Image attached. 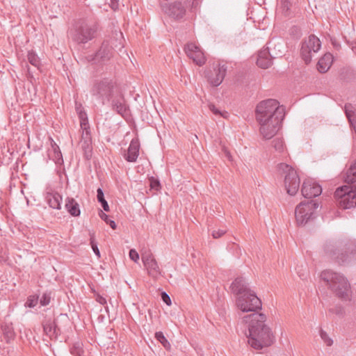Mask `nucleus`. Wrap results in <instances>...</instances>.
Segmentation results:
<instances>
[{"mask_svg":"<svg viewBox=\"0 0 356 356\" xmlns=\"http://www.w3.org/2000/svg\"><path fill=\"white\" fill-rule=\"evenodd\" d=\"M236 305L243 312H252L242 317V323L248 328L249 345L256 350L271 346L275 341V336L266 324V316L257 312L261 309L262 303L256 293L252 291L236 297Z\"/></svg>","mask_w":356,"mask_h":356,"instance_id":"1","label":"nucleus"},{"mask_svg":"<svg viewBox=\"0 0 356 356\" xmlns=\"http://www.w3.org/2000/svg\"><path fill=\"white\" fill-rule=\"evenodd\" d=\"M323 250L328 258L339 265H348L356 261V243L353 240L327 241Z\"/></svg>","mask_w":356,"mask_h":356,"instance_id":"2","label":"nucleus"},{"mask_svg":"<svg viewBox=\"0 0 356 356\" xmlns=\"http://www.w3.org/2000/svg\"><path fill=\"white\" fill-rule=\"evenodd\" d=\"M321 277L338 298L345 301L350 300V286L343 275L331 270H325L321 273Z\"/></svg>","mask_w":356,"mask_h":356,"instance_id":"3","label":"nucleus"},{"mask_svg":"<svg viewBox=\"0 0 356 356\" xmlns=\"http://www.w3.org/2000/svg\"><path fill=\"white\" fill-rule=\"evenodd\" d=\"M255 113L257 121L269 120L276 116L284 118L285 109L276 99H268L257 104Z\"/></svg>","mask_w":356,"mask_h":356,"instance_id":"4","label":"nucleus"},{"mask_svg":"<svg viewBox=\"0 0 356 356\" xmlns=\"http://www.w3.org/2000/svg\"><path fill=\"white\" fill-rule=\"evenodd\" d=\"M116 38H111L110 41H104L101 47L95 55L89 56L88 60L97 63H102L109 60L113 56V49L117 48L120 51L124 48L122 42V33H116Z\"/></svg>","mask_w":356,"mask_h":356,"instance_id":"5","label":"nucleus"},{"mask_svg":"<svg viewBox=\"0 0 356 356\" xmlns=\"http://www.w3.org/2000/svg\"><path fill=\"white\" fill-rule=\"evenodd\" d=\"M97 26L95 23L86 21L78 22L74 30L70 32L73 41L77 44H85L92 40L97 34Z\"/></svg>","mask_w":356,"mask_h":356,"instance_id":"6","label":"nucleus"},{"mask_svg":"<svg viewBox=\"0 0 356 356\" xmlns=\"http://www.w3.org/2000/svg\"><path fill=\"white\" fill-rule=\"evenodd\" d=\"M280 175L284 176V186L287 193L291 195L296 194L300 186V178L297 172L291 165L280 163L277 165Z\"/></svg>","mask_w":356,"mask_h":356,"instance_id":"7","label":"nucleus"},{"mask_svg":"<svg viewBox=\"0 0 356 356\" xmlns=\"http://www.w3.org/2000/svg\"><path fill=\"white\" fill-rule=\"evenodd\" d=\"M334 197L341 208L348 209L355 207L356 206L355 185H344L338 188L334 192Z\"/></svg>","mask_w":356,"mask_h":356,"instance_id":"8","label":"nucleus"},{"mask_svg":"<svg viewBox=\"0 0 356 356\" xmlns=\"http://www.w3.org/2000/svg\"><path fill=\"white\" fill-rule=\"evenodd\" d=\"M318 204L314 200L300 202L296 208L295 216L298 225H305L313 218Z\"/></svg>","mask_w":356,"mask_h":356,"instance_id":"9","label":"nucleus"},{"mask_svg":"<svg viewBox=\"0 0 356 356\" xmlns=\"http://www.w3.org/2000/svg\"><path fill=\"white\" fill-rule=\"evenodd\" d=\"M321 47L318 37L312 34L302 42L300 55L306 64H309L312 58V53L317 52Z\"/></svg>","mask_w":356,"mask_h":356,"instance_id":"10","label":"nucleus"},{"mask_svg":"<svg viewBox=\"0 0 356 356\" xmlns=\"http://www.w3.org/2000/svg\"><path fill=\"white\" fill-rule=\"evenodd\" d=\"M113 87V82L111 80L105 79L97 81L91 90V92L92 96L95 97L97 99L104 104L106 100L110 99Z\"/></svg>","mask_w":356,"mask_h":356,"instance_id":"11","label":"nucleus"},{"mask_svg":"<svg viewBox=\"0 0 356 356\" xmlns=\"http://www.w3.org/2000/svg\"><path fill=\"white\" fill-rule=\"evenodd\" d=\"M284 118L275 117L269 120L257 121L260 125L259 131L264 138H272L278 131Z\"/></svg>","mask_w":356,"mask_h":356,"instance_id":"12","label":"nucleus"},{"mask_svg":"<svg viewBox=\"0 0 356 356\" xmlns=\"http://www.w3.org/2000/svg\"><path fill=\"white\" fill-rule=\"evenodd\" d=\"M162 10L169 17L179 21L184 18L186 15L187 7L184 2L175 1L162 6Z\"/></svg>","mask_w":356,"mask_h":356,"instance_id":"13","label":"nucleus"},{"mask_svg":"<svg viewBox=\"0 0 356 356\" xmlns=\"http://www.w3.org/2000/svg\"><path fill=\"white\" fill-rule=\"evenodd\" d=\"M186 55L199 66L203 65L206 58L201 49L193 42L187 43L184 47Z\"/></svg>","mask_w":356,"mask_h":356,"instance_id":"14","label":"nucleus"},{"mask_svg":"<svg viewBox=\"0 0 356 356\" xmlns=\"http://www.w3.org/2000/svg\"><path fill=\"white\" fill-rule=\"evenodd\" d=\"M227 71V67L225 65H218L207 74L208 81L213 86H219L223 81Z\"/></svg>","mask_w":356,"mask_h":356,"instance_id":"15","label":"nucleus"},{"mask_svg":"<svg viewBox=\"0 0 356 356\" xmlns=\"http://www.w3.org/2000/svg\"><path fill=\"white\" fill-rule=\"evenodd\" d=\"M142 261L150 276L156 277L161 274L158 263L150 252L142 254Z\"/></svg>","mask_w":356,"mask_h":356,"instance_id":"16","label":"nucleus"},{"mask_svg":"<svg viewBox=\"0 0 356 356\" xmlns=\"http://www.w3.org/2000/svg\"><path fill=\"white\" fill-rule=\"evenodd\" d=\"M302 195L308 199L320 195L322 193L321 186L310 180L305 181L301 188Z\"/></svg>","mask_w":356,"mask_h":356,"instance_id":"17","label":"nucleus"},{"mask_svg":"<svg viewBox=\"0 0 356 356\" xmlns=\"http://www.w3.org/2000/svg\"><path fill=\"white\" fill-rule=\"evenodd\" d=\"M230 290L232 293L236 295L237 297L241 295H245L252 292V291L250 289L248 284L243 277H237L232 282L230 285Z\"/></svg>","mask_w":356,"mask_h":356,"instance_id":"18","label":"nucleus"},{"mask_svg":"<svg viewBox=\"0 0 356 356\" xmlns=\"http://www.w3.org/2000/svg\"><path fill=\"white\" fill-rule=\"evenodd\" d=\"M79 145L84 153L86 159H90L92 156V138L90 130L83 131Z\"/></svg>","mask_w":356,"mask_h":356,"instance_id":"19","label":"nucleus"},{"mask_svg":"<svg viewBox=\"0 0 356 356\" xmlns=\"http://www.w3.org/2000/svg\"><path fill=\"white\" fill-rule=\"evenodd\" d=\"M140 143L138 139L134 138L131 140L127 151L124 154V158L128 162H135L139 154Z\"/></svg>","mask_w":356,"mask_h":356,"instance_id":"20","label":"nucleus"},{"mask_svg":"<svg viewBox=\"0 0 356 356\" xmlns=\"http://www.w3.org/2000/svg\"><path fill=\"white\" fill-rule=\"evenodd\" d=\"M44 332L51 339H56L60 335V329L57 327L54 319H46L42 323Z\"/></svg>","mask_w":356,"mask_h":356,"instance_id":"21","label":"nucleus"},{"mask_svg":"<svg viewBox=\"0 0 356 356\" xmlns=\"http://www.w3.org/2000/svg\"><path fill=\"white\" fill-rule=\"evenodd\" d=\"M273 64L272 56L268 48L261 50L258 54L257 65L262 68L267 69Z\"/></svg>","mask_w":356,"mask_h":356,"instance_id":"22","label":"nucleus"},{"mask_svg":"<svg viewBox=\"0 0 356 356\" xmlns=\"http://www.w3.org/2000/svg\"><path fill=\"white\" fill-rule=\"evenodd\" d=\"M332 62V55L330 53L325 54L324 56L319 59L317 63V69L318 72L321 73L326 72L331 67Z\"/></svg>","mask_w":356,"mask_h":356,"instance_id":"23","label":"nucleus"},{"mask_svg":"<svg viewBox=\"0 0 356 356\" xmlns=\"http://www.w3.org/2000/svg\"><path fill=\"white\" fill-rule=\"evenodd\" d=\"M45 198L51 208L54 209H61L62 197L58 193H47Z\"/></svg>","mask_w":356,"mask_h":356,"instance_id":"24","label":"nucleus"},{"mask_svg":"<svg viewBox=\"0 0 356 356\" xmlns=\"http://www.w3.org/2000/svg\"><path fill=\"white\" fill-rule=\"evenodd\" d=\"M344 182L347 185H354L356 182V161H353L343 175Z\"/></svg>","mask_w":356,"mask_h":356,"instance_id":"25","label":"nucleus"},{"mask_svg":"<svg viewBox=\"0 0 356 356\" xmlns=\"http://www.w3.org/2000/svg\"><path fill=\"white\" fill-rule=\"evenodd\" d=\"M65 209L72 216H79L81 213L79 205L77 202L72 198L67 197L65 200Z\"/></svg>","mask_w":356,"mask_h":356,"instance_id":"26","label":"nucleus"},{"mask_svg":"<svg viewBox=\"0 0 356 356\" xmlns=\"http://www.w3.org/2000/svg\"><path fill=\"white\" fill-rule=\"evenodd\" d=\"M112 105L113 109L122 115H123L127 111L125 100L122 96H120L118 98L114 99Z\"/></svg>","mask_w":356,"mask_h":356,"instance_id":"27","label":"nucleus"},{"mask_svg":"<svg viewBox=\"0 0 356 356\" xmlns=\"http://www.w3.org/2000/svg\"><path fill=\"white\" fill-rule=\"evenodd\" d=\"M97 198L99 202L101 203L105 211H109V206L107 201L104 198V195L102 188H99L97 191Z\"/></svg>","mask_w":356,"mask_h":356,"instance_id":"28","label":"nucleus"},{"mask_svg":"<svg viewBox=\"0 0 356 356\" xmlns=\"http://www.w3.org/2000/svg\"><path fill=\"white\" fill-rule=\"evenodd\" d=\"M1 329L3 333L4 337L6 338L7 341L13 339L14 337L13 328L10 325L7 323H4L1 325Z\"/></svg>","mask_w":356,"mask_h":356,"instance_id":"29","label":"nucleus"},{"mask_svg":"<svg viewBox=\"0 0 356 356\" xmlns=\"http://www.w3.org/2000/svg\"><path fill=\"white\" fill-rule=\"evenodd\" d=\"M79 115V118L80 120V125L81 128L83 131L89 130V125L88 122L87 114L85 111H80Z\"/></svg>","mask_w":356,"mask_h":356,"instance_id":"30","label":"nucleus"},{"mask_svg":"<svg viewBox=\"0 0 356 356\" xmlns=\"http://www.w3.org/2000/svg\"><path fill=\"white\" fill-rule=\"evenodd\" d=\"M27 57H28L29 62L33 66L38 68V67L40 64V60L39 57L32 51L28 52Z\"/></svg>","mask_w":356,"mask_h":356,"instance_id":"31","label":"nucleus"},{"mask_svg":"<svg viewBox=\"0 0 356 356\" xmlns=\"http://www.w3.org/2000/svg\"><path fill=\"white\" fill-rule=\"evenodd\" d=\"M70 353L74 356H82L84 351L81 343H76L70 348Z\"/></svg>","mask_w":356,"mask_h":356,"instance_id":"32","label":"nucleus"},{"mask_svg":"<svg viewBox=\"0 0 356 356\" xmlns=\"http://www.w3.org/2000/svg\"><path fill=\"white\" fill-rule=\"evenodd\" d=\"M155 337L166 349H169L170 348V343L165 337L162 332H156Z\"/></svg>","mask_w":356,"mask_h":356,"instance_id":"33","label":"nucleus"},{"mask_svg":"<svg viewBox=\"0 0 356 356\" xmlns=\"http://www.w3.org/2000/svg\"><path fill=\"white\" fill-rule=\"evenodd\" d=\"M272 145L275 149V151L278 152H282L284 149V145L282 139L281 138H275L272 141Z\"/></svg>","mask_w":356,"mask_h":356,"instance_id":"34","label":"nucleus"},{"mask_svg":"<svg viewBox=\"0 0 356 356\" xmlns=\"http://www.w3.org/2000/svg\"><path fill=\"white\" fill-rule=\"evenodd\" d=\"M99 217L105 222L108 224L113 229H116V224L114 220H111L108 215L104 213L102 210L99 212Z\"/></svg>","mask_w":356,"mask_h":356,"instance_id":"35","label":"nucleus"},{"mask_svg":"<svg viewBox=\"0 0 356 356\" xmlns=\"http://www.w3.org/2000/svg\"><path fill=\"white\" fill-rule=\"evenodd\" d=\"M280 6L282 10V12L286 15H289L291 8L292 6V3L291 0H281Z\"/></svg>","mask_w":356,"mask_h":356,"instance_id":"36","label":"nucleus"},{"mask_svg":"<svg viewBox=\"0 0 356 356\" xmlns=\"http://www.w3.org/2000/svg\"><path fill=\"white\" fill-rule=\"evenodd\" d=\"M38 302V296H30L27 298V301L24 304L25 307H33Z\"/></svg>","mask_w":356,"mask_h":356,"instance_id":"37","label":"nucleus"},{"mask_svg":"<svg viewBox=\"0 0 356 356\" xmlns=\"http://www.w3.org/2000/svg\"><path fill=\"white\" fill-rule=\"evenodd\" d=\"M209 110L216 115H220L223 118H226L227 117V112H221L220 111H219L216 106L214 104H209Z\"/></svg>","mask_w":356,"mask_h":356,"instance_id":"38","label":"nucleus"},{"mask_svg":"<svg viewBox=\"0 0 356 356\" xmlns=\"http://www.w3.org/2000/svg\"><path fill=\"white\" fill-rule=\"evenodd\" d=\"M90 245H91V247H92V250L94 251L95 254L98 257H100V252L98 249L97 243L95 241L94 234L90 235Z\"/></svg>","mask_w":356,"mask_h":356,"instance_id":"39","label":"nucleus"},{"mask_svg":"<svg viewBox=\"0 0 356 356\" xmlns=\"http://www.w3.org/2000/svg\"><path fill=\"white\" fill-rule=\"evenodd\" d=\"M149 182H150L149 186L152 189H154L155 191H159L160 189L161 186H160V182L159 181V180H157L152 177L149 179Z\"/></svg>","mask_w":356,"mask_h":356,"instance_id":"40","label":"nucleus"},{"mask_svg":"<svg viewBox=\"0 0 356 356\" xmlns=\"http://www.w3.org/2000/svg\"><path fill=\"white\" fill-rule=\"evenodd\" d=\"M321 337L324 341V342L326 343L327 346H332L333 341L332 340L328 337L327 333L324 332L323 330H321L320 332Z\"/></svg>","mask_w":356,"mask_h":356,"instance_id":"41","label":"nucleus"},{"mask_svg":"<svg viewBox=\"0 0 356 356\" xmlns=\"http://www.w3.org/2000/svg\"><path fill=\"white\" fill-rule=\"evenodd\" d=\"M51 300V297L49 294L45 293L42 295V298H40V303L42 306H47L49 304Z\"/></svg>","mask_w":356,"mask_h":356,"instance_id":"42","label":"nucleus"},{"mask_svg":"<svg viewBox=\"0 0 356 356\" xmlns=\"http://www.w3.org/2000/svg\"><path fill=\"white\" fill-rule=\"evenodd\" d=\"M53 159L58 164H62L63 163L62 154L60 149L54 153Z\"/></svg>","mask_w":356,"mask_h":356,"instance_id":"43","label":"nucleus"},{"mask_svg":"<svg viewBox=\"0 0 356 356\" xmlns=\"http://www.w3.org/2000/svg\"><path fill=\"white\" fill-rule=\"evenodd\" d=\"M329 312L332 314H336L338 316H342L344 314V310L341 307L337 306L334 308H330Z\"/></svg>","mask_w":356,"mask_h":356,"instance_id":"44","label":"nucleus"},{"mask_svg":"<svg viewBox=\"0 0 356 356\" xmlns=\"http://www.w3.org/2000/svg\"><path fill=\"white\" fill-rule=\"evenodd\" d=\"M227 232V231L225 229H218V230H213L212 232V236L213 238H220L221 236H222L225 233Z\"/></svg>","mask_w":356,"mask_h":356,"instance_id":"45","label":"nucleus"},{"mask_svg":"<svg viewBox=\"0 0 356 356\" xmlns=\"http://www.w3.org/2000/svg\"><path fill=\"white\" fill-rule=\"evenodd\" d=\"M129 257L134 261L137 262L139 259V254L134 249H131L129 251Z\"/></svg>","mask_w":356,"mask_h":356,"instance_id":"46","label":"nucleus"},{"mask_svg":"<svg viewBox=\"0 0 356 356\" xmlns=\"http://www.w3.org/2000/svg\"><path fill=\"white\" fill-rule=\"evenodd\" d=\"M161 298H162V300L167 305H171V300H170V296L165 293V292H162L161 293Z\"/></svg>","mask_w":356,"mask_h":356,"instance_id":"47","label":"nucleus"},{"mask_svg":"<svg viewBox=\"0 0 356 356\" xmlns=\"http://www.w3.org/2000/svg\"><path fill=\"white\" fill-rule=\"evenodd\" d=\"M49 140H50L51 149H52V151L54 152V153L57 152L58 150H59L60 148H59L58 145L55 143V141L51 138H50Z\"/></svg>","mask_w":356,"mask_h":356,"instance_id":"48","label":"nucleus"},{"mask_svg":"<svg viewBox=\"0 0 356 356\" xmlns=\"http://www.w3.org/2000/svg\"><path fill=\"white\" fill-rule=\"evenodd\" d=\"M96 300L101 305H104L106 304V300L105 298L98 294L96 297Z\"/></svg>","mask_w":356,"mask_h":356,"instance_id":"49","label":"nucleus"},{"mask_svg":"<svg viewBox=\"0 0 356 356\" xmlns=\"http://www.w3.org/2000/svg\"><path fill=\"white\" fill-rule=\"evenodd\" d=\"M118 0H110V6L111 8L115 10L118 8Z\"/></svg>","mask_w":356,"mask_h":356,"instance_id":"50","label":"nucleus"},{"mask_svg":"<svg viewBox=\"0 0 356 356\" xmlns=\"http://www.w3.org/2000/svg\"><path fill=\"white\" fill-rule=\"evenodd\" d=\"M200 0H192V7L196 8Z\"/></svg>","mask_w":356,"mask_h":356,"instance_id":"51","label":"nucleus"},{"mask_svg":"<svg viewBox=\"0 0 356 356\" xmlns=\"http://www.w3.org/2000/svg\"><path fill=\"white\" fill-rule=\"evenodd\" d=\"M76 111L78 114H79L80 111H84L83 110V108H82L81 104H79V106L76 104Z\"/></svg>","mask_w":356,"mask_h":356,"instance_id":"52","label":"nucleus"},{"mask_svg":"<svg viewBox=\"0 0 356 356\" xmlns=\"http://www.w3.org/2000/svg\"><path fill=\"white\" fill-rule=\"evenodd\" d=\"M225 154H226V156L230 160L231 157H232L230 153L225 150Z\"/></svg>","mask_w":356,"mask_h":356,"instance_id":"53","label":"nucleus"},{"mask_svg":"<svg viewBox=\"0 0 356 356\" xmlns=\"http://www.w3.org/2000/svg\"><path fill=\"white\" fill-rule=\"evenodd\" d=\"M2 260H4V259L3 257H0V261H2Z\"/></svg>","mask_w":356,"mask_h":356,"instance_id":"54","label":"nucleus"},{"mask_svg":"<svg viewBox=\"0 0 356 356\" xmlns=\"http://www.w3.org/2000/svg\"><path fill=\"white\" fill-rule=\"evenodd\" d=\"M20 192L22 193V187H20Z\"/></svg>","mask_w":356,"mask_h":356,"instance_id":"55","label":"nucleus"},{"mask_svg":"<svg viewBox=\"0 0 356 356\" xmlns=\"http://www.w3.org/2000/svg\"><path fill=\"white\" fill-rule=\"evenodd\" d=\"M27 145L29 147V140L28 141Z\"/></svg>","mask_w":356,"mask_h":356,"instance_id":"56","label":"nucleus"}]
</instances>
